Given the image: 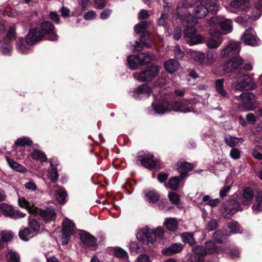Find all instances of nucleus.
<instances>
[{
  "label": "nucleus",
  "instance_id": "obj_24",
  "mask_svg": "<svg viewBox=\"0 0 262 262\" xmlns=\"http://www.w3.org/2000/svg\"><path fill=\"white\" fill-rule=\"evenodd\" d=\"M217 58V54L215 51L208 50L206 51V55H205L204 66L210 67L216 60Z\"/></svg>",
  "mask_w": 262,
  "mask_h": 262
},
{
  "label": "nucleus",
  "instance_id": "obj_1",
  "mask_svg": "<svg viewBox=\"0 0 262 262\" xmlns=\"http://www.w3.org/2000/svg\"><path fill=\"white\" fill-rule=\"evenodd\" d=\"M200 5L194 7L192 15L185 9L183 14H180L178 11V17L182 21L187 22L190 25H195L197 21L195 19L204 18L208 12L216 13L219 9V4L216 0H199Z\"/></svg>",
  "mask_w": 262,
  "mask_h": 262
},
{
  "label": "nucleus",
  "instance_id": "obj_62",
  "mask_svg": "<svg viewBox=\"0 0 262 262\" xmlns=\"http://www.w3.org/2000/svg\"><path fill=\"white\" fill-rule=\"evenodd\" d=\"M168 198L170 201L174 204H178L180 202V197L179 195L174 192H170L168 194Z\"/></svg>",
  "mask_w": 262,
  "mask_h": 262
},
{
  "label": "nucleus",
  "instance_id": "obj_18",
  "mask_svg": "<svg viewBox=\"0 0 262 262\" xmlns=\"http://www.w3.org/2000/svg\"><path fill=\"white\" fill-rule=\"evenodd\" d=\"M39 29L43 33V36L46 34H51L49 40L54 41L57 39L58 36L54 32L55 27L54 25L49 21H44L40 24Z\"/></svg>",
  "mask_w": 262,
  "mask_h": 262
},
{
  "label": "nucleus",
  "instance_id": "obj_52",
  "mask_svg": "<svg viewBox=\"0 0 262 262\" xmlns=\"http://www.w3.org/2000/svg\"><path fill=\"white\" fill-rule=\"evenodd\" d=\"M0 209L3 214L9 217L10 216L13 210V208L11 206L5 203L2 204L0 205Z\"/></svg>",
  "mask_w": 262,
  "mask_h": 262
},
{
  "label": "nucleus",
  "instance_id": "obj_35",
  "mask_svg": "<svg viewBox=\"0 0 262 262\" xmlns=\"http://www.w3.org/2000/svg\"><path fill=\"white\" fill-rule=\"evenodd\" d=\"M182 241L185 243H188L190 246H193L195 244L193 234L189 232H185L181 234Z\"/></svg>",
  "mask_w": 262,
  "mask_h": 262
},
{
  "label": "nucleus",
  "instance_id": "obj_12",
  "mask_svg": "<svg viewBox=\"0 0 262 262\" xmlns=\"http://www.w3.org/2000/svg\"><path fill=\"white\" fill-rule=\"evenodd\" d=\"M43 37V33L39 28L31 29L26 37V43L29 46H33L41 40Z\"/></svg>",
  "mask_w": 262,
  "mask_h": 262
},
{
  "label": "nucleus",
  "instance_id": "obj_23",
  "mask_svg": "<svg viewBox=\"0 0 262 262\" xmlns=\"http://www.w3.org/2000/svg\"><path fill=\"white\" fill-rule=\"evenodd\" d=\"M254 194L252 189L247 188L243 191L242 196L239 198V202L244 205L248 206L253 200Z\"/></svg>",
  "mask_w": 262,
  "mask_h": 262
},
{
  "label": "nucleus",
  "instance_id": "obj_58",
  "mask_svg": "<svg viewBox=\"0 0 262 262\" xmlns=\"http://www.w3.org/2000/svg\"><path fill=\"white\" fill-rule=\"evenodd\" d=\"M174 55L176 58L182 59L184 56V52L181 50L179 46L176 45L173 49Z\"/></svg>",
  "mask_w": 262,
  "mask_h": 262
},
{
  "label": "nucleus",
  "instance_id": "obj_48",
  "mask_svg": "<svg viewBox=\"0 0 262 262\" xmlns=\"http://www.w3.org/2000/svg\"><path fill=\"white\" fill-rule=\"evenodd\" d=\"M31 157L36 160L41 162L46 161V157L45 154L40 150H35L31 154Z\"/></svg>",
  "mask_w": 262,
  "mask_h": 262
},
{
  "label": "nucleus",
  "instance_id": "obj_64",
  "mask_svg": "<svg viewBox=\"0 0 262 262\" xmlns=\"http://www.w3.org/2000/svg\"><path fill=\"white\" fill-rule=\"evenodd\" d=\"M50 19L54 21L56 24L60 23V18L59 14L56 11H51L49 15Z\"/></svg>",
  "mask_w": 262,
  "mask_h": 262
},
{
  "label": "nucleus",
  "instance_id": "obj_46",
  "mask_svg": "<svg viewBox=\"0 0 262 262\" xmlns=\"http://www.w3.org/2000/svg\"><path fill=\"white\" fill-rule=\"evenodd\" d=\"M146 198L149 203H154L156 202L159 198V194L155 191H149L145 194Z\"/></svg>",
  "mask_w": 262,
  "mask_h": 262
},
{
  "label": "nucleus",
  "instance_id": "obj_13",
  "mask_svg": "<svg viewBox=\"0 0 262 262\" xmlns=\"http://www.w3.org/2000/svg\"><path fill=\"white\" fill-rule=\"evenodd\" d=\"M241 39L245 45L251 46L258 45L260 42L253 29H249L246 30L242 36Z\"/></svg>",
  "mask_w": 262,
  "mask_h": 262
},
{
  "label": "nucleus",
  "instance_id": "obj_17",
  "mask_svg": "<svg viewBox=\"0 0 262 262\" xmlns=\"http://www.w3.org/2000/svg\"><path fill=\"white\" fill-rule=\"evenodd\" d=\"M33 212L36 216H40L43 220L48 221L53 220L56 216V212L52 208H47L41 210L38 208H33Z\"/></svg>",
  "mask_w": 262,
  "mask_h": 262
},
{
  "label": "nucleus",
  "instance_id": "obj_47",
  "mask_svg": "<svg viewBox=\"0 0 262 262\" xmlns=\"http://www.w3.org/2000/svg\"><path fill=\"white\" fill-rule=\"evenodd\" d=\"M228 227L232 233H238L242 232V229L238 223L236 222H231L228 224Z\"/></svg>",
  "mask_w": 262,
  "mask_h": 262
},
{
  "label": "nucleus",
  "instance_id": "obj_20",
  "mask_svg": "<svg viewBox=\"0 0 262 262\" xmlns=\"http://www.w3.org/2000/svg\"><path fill=\"white\" fill-rule=\"evenodd\" d=\"M183 245L181 243H174L168 247L162 250V253L166 256H170L181 252L183 249Z\"/></svg>",
  "mask_w": 262,
  "mask_h": 262
},
{
  "label": "nucleus",
  "instance_id": "obj_37",
  "mask_svg": "<svg viewBox=\"0 0 262 262\" xmlns=\"http://www.w3.org/2000/svg\"><path fill=\"white\" fill-rule=\"evenodd\" d=\"M33 233L32 230L28 228H24L20 230L19 232V238L24 241H28L30 238L33 237L34 235H32Z\"/></svg>",
  "mask_w": 262,
  "mask_h": 262
},
{
  "label": "nucleus",
  "instance_id": "obj_63",
  "mask_svg": "<svg viewBox=\"0 0 262 262\" xmlns=\"http://www.w3.org/2000/svg\"><path fill=\"white\" fill-rule=\"evenodd\" d=\"M217 222L215 220H211L208 222L206 226V230L208 231H213L217 227Z\"/></svg>",
  "mask_w": 262,
  "mask_h": 262
},
{
  "label": "nucleus",
  "instance_id": "obj_55",
  "mask_svg": "<svg viewBox=\"0 0 262 262\" xmlns=\"http://www.w3.org/2000/svg\"><path fill=\"white\" fill-rule=\"evenodd\" d=\"M156 239L157 238L153 229L148 228V231L147 232L146 238V241L148 243L152 244L156 241Z\"/></svg>",
  "mask_w": 262,
  "mask_h": 262
},
{
  "label": "nucleus",
  "instance_id": "obj_31",
  "mask_svg": "<svg viewBox=\"0 0 262 262\" xmlns=\"http://www.w3.org/2000/svg\"><path fill=\"white\" fill-rule=\"evenodd\" d=\"M228 235L224 234L222 231L218 230L213 235V239L219 244L225 243L227 241Z\"/></svg>",
  "mask_w": 262,
  "mask_h": 262
},
{
  "label": "nucleus",
  "instance_id": "obj_56",
  "mask_svg": "<svg viewBox=\"0 0 262 262\" xmlns=\"http://www.w3.org/2000/svg\"><path fill=\"white\" fill-rule=\"evenodd\" d=\"M1 236L7 243L11 241L13 238V233L10 231H3L1 233Z\"/></svg>",
  "mask_w": 262,
  "mask_h": 262
},
{
  "label": "nucleus",
  "instance_id": "obj_49",
  "mask_svg": "<svg viewBox=\"0 0 262 262\" xmlns=\"http://www.w3.org/2000/svg\"><path fill=\"white\" fill-rule=\"evenodd\" d=\"M16 48L19 52L22 53H26L29 48L26 46L23 38H20L16 41Z\"/></svg>",
  "mask_w": 262,
  "mask_h": 262
},
{
  "label": "nucleus",
  "instance_id": "obj_34",
  "mask_svg": "<svg viewBox=\"0 0 262 262\" xmlns=\"http://www.w3.org/2000/svg\"><path fill=\"white\" fill-rule=\"evenodd\" d=\"M148 22L142 21L134 26V31L137 34H144L149 32L147 29Z\"/></svg>",
  "mask_w": 262,
  "mask_h": 262
},
{
  "label": "nucleus",
  "instance_id": "obj_26",
  "mask_svg": "<svg viewBox=\"0 0 262 262\" xmlns=\"http://www.w3.org/2000/svg\"><path fill=\"white\" fill-rule=\"evenodd\" d=\"M54 188H57L55 190V195L56 200L60 204H63L66 202L67 193L66 190L62 187H59L57 185L54 186Z\"/></svg>",
  "mask_w": 262,
  "mask_h": 262
},
{
  "label": "nucleus",
  "instance_id": "obj_29",
  "mask_svg": "<svg viewBox=\"0 0 262 262\" xmlns=\"http://www.w3.org/2000/svg\"><path fill=\"white\" fill-rule=\"evenodd\" d=\"M254 7L256 9L255 12L253 11L251 17L253 19H257L261 15L262 12V0H254Z\"/></svg>",
  "mask_w": 262,
  "mask_h": 262
},
{
  "label": "nucleus",
  "instance_id": "obj_19",
  "mask_svg": "<svg viewBox=\"0 0 262 262\" xmlns=\"http://www.w3.org/2000/svg\"><path fill=\"white\" fill-rule=\"evenodd\" d=\"M151 93V89L147 84H143L139 86L134 92L136 98L142 99L147 98Z\"/></svg>",
  "mask_w": 262,
  "mask_h": 262
},
{
  "label": "nucleus",
  "instance_id": "obj_57",
  "mask_svg": "<svg viewBox=\"0 0 262 262\" xmlns=\"http://www.w3.org/2000/svg\"><path fill=\"white\" fill-rule=\"evenodd\" d=\"M16 37L15 28L14 26H10L7 33V39L9 41L13 40Z\"/></svg>",
  "mask_w": 262,
  "mask_h": 262
},
{
  "label": "nucleus",
  "instance_id": "obj_39",
  "mask_svg": "<svg viewBox=\"0 0 262 262\" xmlns=\"http://www.w3.org/2000/svg\"><path fill=\"white\" fill-rule=\"evenodd\" d=\"M204 37L200 34L196 33L190 39L187 40V43L190 46L201 43L203 42Z\"/></svg>",
  "mask_w": 262,
  "mask_h": 262
},
{
  "label": "nucleus",
  "instance_id": "obj_42",
  "mask_svg": "<svg viewBox=\"0 0 262 262\" xmlns=\"http://www.w3.org/2000/svg\"><path fill=\"white\" fill-rule=\"evenodd\" d=\"M180 179L179 177H174L172 178H171L169 181L168 183L166 185V187H168L172 190H176L179 187V183H180Z\"/></svg>",
  "mask_w": 262,
  "mask_h": 262
},
{
  "label": "nucleus",
  "instance_id": "obj_6",
  "mask_svg": "<svg viewBox=\"0 0 262 262\" xmlns=\"http://www.w3.org/2000/svg\"><path fill=\"white\" fill-rule=\"evenodd\" d=\"M138 161L146 168L152 169L159 166L160 161L148 151H141L138 153Z\"/></svg>",
  "mask_w": 262,
  "mask_h": 262
},
{
  "label": "nucleus",
  "instance_id": "obj_32",
  "mask_svg": "<svg viewBox=\"0 0 262 262\" xmlns=\"http://www.w3.org/2000/svg\"><path fill=\"white\" fill-rule=\"evenodd\" d=\"M6 158L9 166L13 170L22 173H24L27 171L26 168L24 166L18 164L11 159L8 157Z\"/></svg>",
  "mask_w": 262,
  "mask_h": 262
},
{
  "label": "nucleus",
  "instance_id": "obj_45",
  "mask_svg": "<svg viewBox=\"0 0 262 262\" xmlns=\"http://www.w3.org/2000/svg\"><path fill=\"white\" fill-rule=\"evenodd\" d=\"M33 142L28 137H21L17 139L15 142L16 146H30Z\"/></svg>",
  "mask_w": 262,
  "mask_h": 262
},
{
  "label": "nucleus",
  "instance_id": "obj_44",
  "mask_svg": "<svg viewBox=\"0 0 262 262\" xmlns=\"http://www.w3.org/2000/svg\"><path fill=\"white\" fill-rule=\"evenodd\" d=\"M223 253L229 254L231 258L238 257L239 256V252L238 249L233 248H226L222 249Z\"/></svg>",
  "mask_w": 262,
  "mask_h": 262
},
{
  "label": "nucleus",
  "instance_id": "obj_9",
  "mask_svg": "<svg viewBox=\"0 0 262 262\" xmlns=\"http://www.w3.org/2000/svg\"><path fill=\"white\" fill-rule=\"evenodd\" d=\"M228 4L233 9L232 11L236 14L246 12L250 6V0H229Z\"/></svg>",
  "mask_w": 262,
  "mask_h": 262
},
{
  "label": "nucleus",
  "instance_id": "obj_51",
  "mask_svg": "<svg viewBox=\"0 0 262 262\" xmlns=\"http://www.w3.org/2000/svg\"><path fill=\"white\" fill-rule=\"evenodd\" d=\"M148 231V227L143 229H140L136 233L137 239L141 242L146 241V234Z\"/></svg>",
  "mask_w": 262,
  "mask_h": 262
},
{
  "label": "nucleus",
  "instance_id": "obj_25",
  "mask_svg": "<svg viewBox=\"0 0 262 262\" xmlns=\"http://www.w3.org/2000/svg\"><path fill=\"white\" fill-rule=\"evenodd\" d=\"M180 67L179 62L173 59H170L164 64V68L169 73L172 74L176 72Z\"/></svg>",
  "mask_w": 262,
  "mask_h": 262
},
{
  "label": "nucleus",
  "instance_id": "obj_5",
  "mask_svg": "<svg viewBox=\"0 0 262 262\" xmlns=\"http://www.w3.org/2000/svg\"><path fill=\"white\" fill-rule=\"evenodd\" d=\"M138 161L146 168L152 169L159 166L160 161L148 151H141L138 153Z\"/></svg>",
  "mask_w": 262,
  "mask_h": 262
},
{
  "label": "nucleus",
  "instance_id": "obj_60",
  "mask_svg": "<svg viewBox=\"0 0 262 262\" xmlns=\"http://www.w3.org/2000/svg\"><path fill=\"white\" fill-rule=\"evenodd\" d=\"M221 19L222 18L219 16H213L212 17H211V19H210L208 20V24L210 26L212 27H215L217 25H219L220 26Z\"/></svg>",
  "mask_w": 262,
  "mask_h": 262
},
{
  "label": "nucleus",
  "instance_id": "obj_21",
  "mask_svg": "<svg viewBox=\"0 0 262 262\" xmlns=\"http://www.w3.org/2000/svg\"><path fill=\"white\" fill-rule=\"evenodd\" d=\"M193 165L187 162L182 161L178 163V170L180 173V178L182 179L187 177V173L192 170Z\"/></svg>",
  "mask_w": 262,
  "mask_h": 262
},
{
  "label": "nucleus",
  "instance_id": "obj_3",
  "mask_svg": "<svg viewBox=\"0 0 262 262\" xmlns=\"http://www.w3.org/2000/svg\"><path fill=\"white\" fill-rule=\"evenodd\" d=\"M205 246L206 250L200 246H195L192 247V253L189 256L188 261L204 262V256L207 253H213L219 252L216 246L211 241L206 242Z\"/></svg>",
  "mask_w": 262,
  "mask_h": 262
},
{
  "label": "nucleus",
  "instance_id": "obj_10",
  "mask_svg": "<svg viewBox=\"0 0 262 262\" xmlns=\"http://www.w3.org/2000/svg\"><path fill=\"white\" fill-rule=\"evenodd\" d=\"M210 37L206 42V46L209 49H216L219 48L223 42V33L219 31L210 30Z\"/></svg>",
  "mask_w": 262,
  "mask_h": 262
},
{
  "label": "nucleus",
  "instance_id": "obj_30",
  "mask_svg": "<svg viewBox=\"0 0 262 262\" xmlns=\"http://www.w3.org/2000/svg\"><path fill=\"white\" fill-rule=\"evenodd\" d=\"M18 205L20 207L23 208H25L28 210L29 213L34 214V212H33V208H37L34 205H31V203L26 200V199L24 197L19 198L18 200Z\"/></svg>",
  "mask_w": 262,
  "mask_h": 262
},
{
  "label": "nucleus",
  "instance_id": "obj_15",
  "mask_svg": "<svg viewBox=\"0 0 262 262\" xmlns=\"http://www.w3.org/2000/svg\"><path fill=\"white\" fill-rule=\"evenodd\" d=\"M151 60L152 57L148 53H141L134 56L132 55V70L138 65L148 64Z\"/></svg>",
  "mask_w": 262,
  "mask_h": 262
},
{
  "label": "nucleus",
  "instance_id": "obj_36",
  "mask_svg": "<svg viewBox=\"0 0 262 262\" xmlns=\"http://www.w3.org/2000/svg\"><path fill=\"white\" fill-rule=\"evenodd\" d=\"M167 229L170 231H174L178 228V223L175 218L166 219L164 223Z\"/></svg>",
  "mask_w": 262,
  "mask_h": 262
},
{
  "label": "nucleus",
  "instance_id": "obj_59",
  "mask_svg": "<svg viewBox=\"0 0 262 262\" xmlns=\"http://www.w3.org/2000/svg\"><path fill=\"white\" fill-rule=\"evenodd\" d=\"M168 17L167 13H162L160 17L158 20L159 26L165 27L167 24V20Z\"/></svg>",
  "mask_w": 262,
  "mask_h": 262
},
{
  "label": "nucleus",
  "instance_id": "obj_53",
  "mask_svg": "<svg viewBox=\"0 0 262 262\" xmlns=\"http://www.w3.org/2000/svg\"><path fill=\"white\" fill-rule=\"evenodd\" d=\"M150 34L149 32H147L145 33L141 34L140 37V41L147 48L150 47V42L149 41Z\"/></svg>",
  "mask_w": 262,
  "mask_h": 262
},
{
  "label": "nucleus",
  "instance_id": "obj_41",
  "mask_svg": "<svg viewBox=\"0 0 262 262\" xmlns=\"http://www.w3.org/2000/svg\"><path fill=\"white\" fill-rule=\"evenodd\" d=\"M256 205L252 206V210L254 212H258L262 210V191L257 193L256 196Z\"/></svg>",
  "mask_w": 262,
  "mask_h": 262
},
{
  "label": "nucleus",
  "instance_id": "obj_28",
  "mask_svg": "<svg viewBox=\"0 0 262 262\" xmlns=\"http://www.w3.org/2000/svg\"><path fill=\"white\" fill-rule=\"evenodd\" d=\"M220 27L224 32V34H229L233 30L232 22L231 19L222 18Z\"/></svg>",
  "mask_w": 262,
  "mask_h": 262
},
{
  "label": "nucleus",
  "instance_id": "obj_2",
  "mask_svg": "<svg viewBox=\"0 0 262 262\" xmlns=\"http://www.w3.org/2000/svg\"><path fill=\"white\" fill-rule=\"evenodd\" d=\"M151 106L152 109H149L147 111V113L149 115H154L155 113L163 115L171 111L186 113L194 110L192 101L190 100L175 101L172 104L165 100L155 101L152 103Z\"/></svg>",
  "mask_w": 262,
  "mask_h": 262
},
{
  "label": "nucleus",
  "instance_id": "obj_38",
  "mask_svg": "<svg viewBox=\"0 0 262 262\" xmlns=\"http://www.w3.org/2000/svg\"><path fill=\"white\" fill-rule=\"evenodd\" d=\"M6 258L7 262H20L19 254L12 250H9L6 254Z\"/></svg>",
  "mask_w": 262,
  "mask_h": 262
},
{
  "label": "nucleus",
  "instance_id": "obj_33",
  "mask_svg": "<svg viewBox=\"0 0 262 262\" xmlns=\"http://www.w3.org/2000/svg\"><path fill=\"white\" fill-rule=\"evenodd\" d=\"M187 26L183 31L184 37L187 40L190 39L193 35L196 33V29L193 27L194 25H190L186 23Z\"/></svg>",
  "mask_w": 262,
  "mask_h": 262
},
{
  "label": "nucleus",
  "instance_id": "obj_43",
  "mask_svg": "<svg viewBox=\"0 0 262 262\" xmlns=\"http://www.w3.org/2000/svg\"><path fill=\"white\" fill-rule=\"evenodd\" d=\"M243 141L242 138H238L236 137L227 136L225 138V142L227 145L231 147L235 146L237 145L239 143Z\"/></svg>",
  "mask_w": 262,
  "mask_h": 262
},
{
  "label": "nucleus",
  "instance_id": "obj_61",
  "mask_svg": "<svg viewBox=\"0 0 262 262\" xmlns=\"http://www.w3.org/2000/svg\"><path fill=\"white\" fill-rule=\"evenodd\" d=\"M26 215V214L25 213H23L20 211L18 210H14L13 209V210L10 217L14 219H17L19 218H23Z\"/></svg>",
  "mask_w": 262,
  "mask_h": 262
},
{
  "label": "nucleus",
  "instance_id": "obj_50",
  "mask_svg": "<svg viewBox=\"0 0 262 262\" xmlns=\"http://www.w3.org/2000/svg\"><path fill=\"white\" fill-rule=\"evenodd\" d=\"M114 253L117 257L119 258L125 259L128 258L127 253L119 247H115L114 248Z\"/></svg>",
  "mask_w": 262,
  "mask_h": 262
},
{
  "label": "nucleus",
  "instance_id": "obj_4",
  "mask_svg": "<svg viewBox=\"0 0 262 262\" xmlns=\"http://www.w3.org/2000/svg\"><path fill=\"white\" fill-rule=\"evenodd\" d=\"M232 85L236 90L241 91L253 89L255 86L254 81L249 75L239 73L233 78Z\"/></svg>",
  "mask_w": 262,
  "mask_h": 262
},
{
  "label": "nucleus",
  "instance_id": "obj_11",
  "mask_svg": "<svg viewBox=\"0 0 262 262\" xmlns=\"http://www.w3.org/2000/svg\"><path fill=\"white\" fill-rule=\"evenodd\" d=\"M235 97L237 100H242V107L245 111L254 109L252 103L255 99V95L253 93L244 92L239 96H235Z\"/></svg>",
  "mask_w": 262,
  "mask_h": 262
},
{
  "label": "nucleus",
  "instance_id": "obj_7",
  "mask_svg": "<svg viewBox=\"0 0 262 262\" xmlns=\"http://www.w3.org/2000/svg\"><path fill=\"white\" fill-rule=\"evenodd\" d=\"M161 67L153 65L140 73L134 74V77L139 81H149L155 78L159 74Z\"/></svg>",
  "mask_w": 262,
  "mask_h": 262
},
{
  "label": "nucleus",
  "instance_id": "obj_22",
  "mask_svg": "<svg viewBox=\"0 0 262 262\" xmlns=\"http://www.w3.org/2000/svg\"><path fill=\"white\" fill-rule=\"evenodd\" d=\"M81 242L86 247L94 248L96 247V239L89 233L84 232L80 234Z\"/></svg>",
  "mask_w": 262,
  "mask_h": 262
},
{
  "label": "nucleus",
  "instance_id": "obj_8",
  "mask_svg": "<svg viewBox=\"0 0 262 262\" xmlns=\"http://www.w3.org/2000/svg\"><path fill=\"white\" fill-rule=\"evenodd\" d=\"M75 226L71 220L66 219L62 223V235L60 241L63 245H66L69 242L70 236L75 233Z\"/></svg>",
  "mask_w": 262,
  "mask_h": 262
},
{
  "label": "nucleus",
  "instance_id": "obj_14",
  "mask_svg": "<svg viewBox=\"0 0 262 262\" xmlns=\"http://www.w3.org/2000/svg\"><path fill=\"white\" fill-rule=\"evenodd\" d=\"M241 50L240 43L238 41H231L221 52V56L225 58L239 52Z\"/></svg>",
  "mask_w": 262,
  "mask_h": 262
},
{
  "label": "nucleus",
  "instance_id": "obj_40",
  "mask_svg": "<svg viewBox=\"0 0 262 262\" xmlns=\"http://www.w3.org/2000/svg\"><path fill=\"white\" fill-rule=\"evenodd\" d=\"M215 89L217 92L222 96L225 97L226 92L224 88V79H219L215 82Z\"/></svg>",
  "mask_w": 262,
  "mask_h": 262
},
{
  "label": "nucleus",
  "instance_id": "obj_27",
  "mask_svg": "<svg viewBox=\"0 0 262 262\" xmlns=\"http://www.w3.org/2000/svg\"><path fill=\"white\" fill-rule=\"evenodd\" d=\"M189 52L192 59L199 63L200 65L204 66L205 54L203 52L194 50H190Z\"/></svg>",
  "mask_w": 262,
  "mask_h": 262
},
{
  "label": "nucleus",
  "instance_id": "obj_16",
  "mask_svg": "<svg viewBox=\"0 0 262 262\" xmlns=\"http://www.w3.org/2000/svg\"><path fill=\"white\" fill-rule=\"evenodd\" d=\"M243 63V60L240 56H234L225 63L224 70L226 72H233L237 70Z\"/></svg>",
  "mask_w": 262,
  "mask_h": 262
},
{
  "label": "nucleus",
  "instance_id": "obj_54",
  "mask_svg": "<svg viewBox=\"0 0 262 262\" xmlns=\"http://www.w3.org/2000/svg\"><path fill=\"white\" fill-rule=\"evenodd\" d=\"M29 226L30 230L34 233L39 230L40 224L39 222L34 219H29Z\"/></svg>",
  "mask_w": 262,
  "mask_h": 262
}]
</instances>
